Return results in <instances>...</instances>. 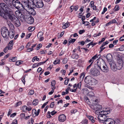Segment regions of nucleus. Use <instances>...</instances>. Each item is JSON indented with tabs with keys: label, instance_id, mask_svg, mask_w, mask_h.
<instances>
[{
	"label": "nucleus",
	"instance_id": "obj_15",
	"mask_svg": "<svg viewBox=\"0 0 124 124\" xmlns=\"http://www.w3.org/2000/svg\"><path fill=\"white\" fill-rule=\"evenodd\" d=\"M97 66L100 69H101V66L102 65V64H104L105 63L102 59H101V61L99 59H97Z\"/></svg>",
	"mask_w": 124,
	"mask_h": 124
},
{
	"label": "nucleus",
	"instance_id": "obj_52",
	"mask_svg": "<svg viewBox=\"0 0 124 124\" xmlns=\"http://www.w3.org/2000/svg\"><path fill=\"white\" fill-rule=\"evenodd\" d=\"M85 32V30L84 29H83L82 30H80L78 32L80 34H82L84 32Z\"/></svg>",
	"mask_w": 124,
	"mask_h": 124
},
{
	"label": "nucleus",
	"instance_id": "obj_26",
	"mask_svg": "<svg viewBox=\"0 0 124 124\" xmlns=\"http://www.w3.org/2000/svg\"><path fill=\"white\" fill-rule=\"evenodd\" d=\"M76 40V39H75L70 38L68 40V41L70 43H73Z\"/></svg>",
	"mask_w": 124,
	"mask_h": 124
},
{
	"label": "nucleus",
	"instance_id": "obj_49",
	"mask_svg": "<svg viewBox=\"0 0 124 124\" xmlns=\"http://www.w3.org/2000/svg\"><path fill=\"white\" fill-rule=\"evenodd\" d=\"M34 93V91L33 90H31L29 93V95H32Z\"/></svg>",
	"mask_w": 124,
	"mask_h": 124
},
{
	"label": "nucleus",
	"instance_id": "obj_33",
	"mask_svg": "<svg viewBox=\"0 0 124 124\" xmlns=\"http://www.w3.org/2000/svg\"><path fill=\"white\" fill-rule=\"evenodd\" d=\"M84 101L88 103V104H89V103H90L91 101H90L89 99L87 97L85 96L84 97Z\"/></svg>",
	"mask_w": 124,
	"mask_h": 124
},
{
	"label": "nucleus",
	"instance_id": "obj_12",
	"mask_svg": "<svg viewBox=\"0 0 124 124\" xmlns=\"http://www.w3.org/2000/svg\"><path fill=\"white\" fill-rule=\"evenodd\" d=\"M92 78V77L90 76H88L86 77L85 79V82L90 85L91 83Z\"/></svg>",
	"mask_w": 124,
	"mask_h": 124
},
{
	"label": "nucleus",
	"instance_id": "obj_23",
	"mask_svg": "<svg viewBox=\"0 0 124 124\" xmlns=\"http://www.w3.org/2000/svg\"><path fill=\"white\" fill-rule=\"evenodd\" d=\"M72 57L73 59H78L79 57V56L76 53H74L72 55Z\"/></svg>",
	"mask_w": 124,
	"mask_h": 124
},
{
	"label": "nucleus",
	"instance_id": "obj_10",
	"mask_svg": "<svg viewBox=\"0 0 124 124\" xmlns=\"http://www.w3.org/2000/svg\"><path fill=\"white\" fill-rule=\"evenodd\" d=\"M27 1L28 4H30V5L32 6L34 4H35L38 3L39 2H42V0H33V1L31 0H27Z\"/></svg>",
	"mask_w": 124,
	"mask_h": 124
},
{
	"label": "nucleus",
	"instance_id": "obj_4",
	"mask_svg": "<svg viewBox=\"0 0 124 124\" xmlns=\"http://www.w3.org/2000/svg\"><path fill=\"white\" fill-rule=\"evenodd\" d=\"M27 2V0L26 1H22V4L20 2L17 0H13L12 1V3L13 6L18 9H20L21 6L23 7L24 8V7L23 5L22 2Z\"/></svg>",
	"mask_w": 124,
	"mask_h": 124
},
{
	"label": "nucleus",
	"instance_id": "obj_44",
	"mask_svg": "<svg viewBox=\"0 0 124 124\" xmlns=\"http://www.w3.org/2000/svg\"><path fill=\"white\" fill-rule=\"evenodd\" d=\"M101 35V33L100 32L98 33H96L94 34L93 36L94 37H96L98 36H99Z\"/></svg>",
	"mask_w": 124,
	"mask_h": 124
},
{
	"label": "nucleus",
	"instance_id": "obj_47",
	"mask_svg": "<svg viewBox=\"0 0 124 124\" xmlns=\"http://www.w3.org/2000/svg\"><path fill=\"white\" fill-rule=\"evenodd\" d=\"M42 44H40L38 45L37 46V47L36 48V50H38L39 49L40 47H41L42 46Z\"/></svg>",
	"mask_w": 124,
	"mask_h": 124
},
{
	"label": "nucleus",
	"instance_id": "obj_8",
	"mask_svg": "<svg viewBox=\"0 0 124 124\" xmlns=\"http://www.w3.org/2000/svg\"><path fill=\"white\" fill-rule=\"evenodd\" d=\"M90 71L92 74L95 76H98L100 74V71L96 68H92Z\"/></svg>",
	"mask_w": 124,
	"mask_h": 124
},
{
	"label": "nucleus",
	"instance_id": "obj_28",
	"mask_svg": "<svg viewBox=\"0 0 124 124\" xmlns=\"http://www.w3.org/2000/svg\"><path fill=\"white\" fill-rule=\"evenodd\" d=\"M84 92V93H85L87 94H88L89 93L90 90H88L87 88H85L83 89Z\"/></svg>",
	"mask_w": 124,
	"mask_h": 124
},
{
	"label": "nucleus",
	"instance_id": "obj_57",
	"mask_svg": "<svg viewBox=\"0 0 124 124\" xmlns=\"http://www.w3.org/2000/svg\"><path fill=\"white\" fill-rule=\"evenodd\" d=\"M104 46H101L100 47V49H101L100 51V52H101L105 48V47H103Z\"/></svg>",
	"mask_w": 124,
	"mask_h": 124
},
{
	"label": "nucleus",
	"instance_id": "obj_42",
	"mask_svg": "<svg viewBox=\"0 0 124 124\" xmlns=\"http://www.w3.org/2000/svg\"><path fill=\"white\" fill-rule=\"evenodd\" d=\"M67 62V59L66 58H64L62 61V63L63 64L66 63Z\"/></svg>",
	"mask_w": 124,
	"mask_h": 124
},
{
	"label": "nucleus",
	"instance_id": "obj_32",
	"mask_svg": "<svg viewBox=\"0 0 124 124\" xmlns=\"http://www.w3.org/2000/svg\"><path fill=\"white\" fill-rule=\"evenodd\" d=\"M88 123V120L86 119L83 120L81 122V124H87Z\"/></svg>",
	"mask_w": 124,
	"mask_h": 124
},
{
	"label": "nucleus",
	"instance_id": "obj_20",
	"mask_svg": "<svg viewBox=\"0 0 124 124\" xmlns=\"http://www.w3.org/2000/svg\"><path fill=\"white\" fill-rule=\"evenodd\" d=\"M56 84V82L55 80L52 81L51 82V88L52 90H54L56 88L55 85Z\"/></svg>",
	"mask_w": 124,
	"mask_h": 124
},
{
	"label": "nucleus",
	"instance_id": "obj_5",
	"mask_svg": "<svg viewBox=\"0 0 124 124\" xmlns=\"http://www.w3.org/2000/svg\"><path fill=\"white\" fill-rule=\"evenodd\" d=\"M1 32V35L3 38H6L9 35L8 30L5 27L2 28Z\"/></svg>",
	"mask_w": 124,
	"mask_h": 124
},
{
	"label": "nucleus",
	"instance_id": "obj_35",
	"mask_svg": "<svg viewBox=\"0 0 124 124\" xmlns=\"http://www.w3.org/2000/svg\"><path fill=\"white\" fill-rule=\"evenodd\" d=\"M60 63V61L59 59H56L54 62L53 63L54 64H59Z\"/></svg>",
	"mask_w": 124,
	"mask_h": 124
},
{
	"label": "nucleus",
	"instance_id": "obj_56",
	"mask_svg": "<svg viewBox=\"0 0 124 124\" xmlns=\"http://www.w3.org/2000/svg\"><path fill=\"white\" fill-rule=\"evenodd\" d=\"M54 102H52L50 104V107L51 108H53L54 107Z\"/></svg>",
	"mask_w": 124,
	"mask_h": 124
},
{
	"label": "nucleus",
	"instance_id": "obj_11",
	"mask_svg": "<svg viewBox=\"0 0 124 124\" xmlns=\"http://www.w3.org/2000/svg\"><path fill=\"white\" fill-rule=\"evenodd\" d=\"M40 111V109H38L37 112L36 110L35 109H33L32 111V116L34 117L35 116H38L39 115Z\"/></svg>",
	"mask_w": 124,
	"mask_h": 124
},
{
	"label": "nucleus",
	"instance_id": "obj_51",
	"mask_svg": "<svg viewBox=\"0 0 124 124\" xmlns=\"http://www.w3.org/2000/svg\"><path fill=\"white\" fill-rule=\"evenodd\" d=\"M22 104V102L21 101H19V102H17L16 105V106L17 107L19 106V105H21Z\"/></svg>",
	"mask_w": 124,
	"mask_h": 124
},
{
	"label": "nucleus",
	"instance_id": "obj_22",
	"mask_svg": "<svg viewBox=\"0 0 124 124\" xmlns=\"http://www.w3.org/2000/svg\"><path fill=\"white\" fill-rule=\"evenodd\" d=\"M97 83V81L95 79L92 78L91 80V83L90 85H95Z\"/></svg>",
	"mask_w": 124,
	"mask_h": 124
},
{
	"label": "nucleus",
	"instance_id": "obj_29",
	"mask_svg": "<svg viewBox=\"0 0 124 124\" xmlns=\"http://www.w3.org/2000/svg\"><path fill=\"white\" fill-rule=\"evenodd\" d=\"M93 109L94 110L96 111H95V113L98 115H100V112H101L100 111V110H98V109L96 108H93Z\"/></svg>",
	"mask_w": 124,
	"mask_h": 124
},
{
	"label": "nucleus",
	"instance_id": "obj_54",
	"mask_svg": "<svg viewBox=\"0 0 124 124\" xmlns=\"http://www.w3.org/2000/svg\"><path fill=\"white\" fill-rule=\"evenodd\" d=\"M32 109V108L30 107H28L27 106V108L26 109V111H30Z\"/></svg>",
	"mask_w": 124,
	"mask_h": 124
},
{
	"label": "nucleus",
	"instance_id": "obj_40",
	"mask_svg": "<svg viewBox=\"0 0 124 124\" xmlns=\"http://www.w3.org/2000/svg\"><path fill=\"white\" fill-rule=\"evenodd\" d=\"M115 11H117L119 9V7L118 5H116L114 9Z\"/></svg>",
	"mask_w": 124,
	"mask_h": 124
},
{
	"label": "nucleus",
	"instance_id": "obj_7",
	"mask_svg": "<svg viewBox=\"0 0 124 124\" xmlns=\"http://www.w3.org/2000/svg\"><path fill=\"white\" fill-rule=\"evenodd\" d=\"M13 45V41L11 40L10 41L8 45L4 49L3 51L6 53L8 50H11L12 48Z\"/></svg>",
	"mask_w": 124,
	"mask_h": 124
},
{
	"label": "nucleus",
	"instance_id": "obj_64",
	"mask_svg": "<svg viewBox=\"0 0 124 124\" xmlns=\"http://www.w3.org/2000/svg\"><path fill=\"white\" fill-rule=\"evenodd\" d=\"M118 40L116 39L113 42V44L114 45H116L118 41Z\"/></svg>",
	"mask_w": 124,
	"mask_h": 124
},
{
	"label": "nucleus",
	"instance_id": "obj_39",
	"mask_svg": "<svg viewBox=\"0 0 124 124\" xmlns=\"http://www.w3.org/2000/svg\"><path fill=\"white\" fill-rule=\"evenodd\" d=\"M28 29L30 31H32L34 30V27H30L28 28Z\"/></svg>",
	"mask_w": 124,
	"mask_h": 124
},
{
	"label": "nucleus",
	"instance_id": "obj_60",
	"mask_svg": "<svg viewBox=\"0 0 124 124\" xmlns=\"http://www.w3.org/2000/svg\"><path fill=\"white\" fill-rule=\"evenodd\" d=\"M7 24L8 25L10 26L11 27H12V26L14 27V26L13 24H12V23H11L10 22H9L7 23Z\"/></svg>",
	"mask_w": 124,
	"mask_h": 124
},
{
	"label": "nucleus",
	"instance_id": "obj_18",
	"mask_svg": "<svg viewBox=\"0 0 124 124\" xmlns=\"http://www.w3.org/2000/svg\"><path fill=\"white\" fill-rule=\"evenodd\" d=\"M43 35V33L42 32H40L38 33L37 36L39 41H41L43 40L44 38L42 37Z\"/></svg>",
	"mask_w": 124,
	"mask_h": 124
},
{
	"label": "nucleus",
	"instance_id": "obj_2",
	"mask_svg": "<svg viewBox=\"0 0 124 124\" xmlns=\"http://www.w3.org/2000/svg\"><path fill=\"white\" fill-rule=\"evenodd\" d=\"M27 2L24 1L22 2L23 5L24 6V8L30 13L29 14H31L33 15H35L36 12L33 8L35 7L32 5H30V4H28V2Z\"/></svg>",
	"mask_w": 124,
	"mask_h": 124
},
{
	"label": "nucleus",
	"instance_id": "obj_16",
	"mask_svg": "<svg viewBox=\"0 0 124 124\" xmlns=\"http://www.w3.org/2000/svg\"><path fill=\"white\" fill-rule=\"evenodd\" d=\"M44 5V4L43 2L42 1V2H39L38 3H36L34 5H33L32 6H34V7H36L37 8H40L42 7Z\"/></svg>",
	"mask_w": 124,
	"mask_h": 124
},
{
	"label": "nucleus",
	"instance_id": "obj_59",
	"mask_svg": "<svg viewBox=\"0 0 124 124\" xmlns=\"http://www.w3.org/2000/svg\"><path fill=\"white\" fill-rule=\"evenodd\" d=\"M119 40L120 41H123L124 40V36H122L120 38H119Z\"/></svg>",
	"mask_w": 124,
	"mask_h": 124
},
{
	"label": "nucleus",
	"instance_id": "obj_53",
	"mask_svg": "<svg viewBox=\"0 0 124 124\" xmlns=\"http://www.w3.org/2000/svg\"><path fill=\"white\" fill-rule=\"evenodd\" d=\"M85 73H82L81 74V76L80 77V78H82V79H83L85 77Z\"/></svg>",
	"mask_w": 124,
	"mask_h": 124
},
{
	"label": "nucleus",
	"instance_id": "obj_41",
	"mask_svg": "<svg viewBox=\"0 0 124 124\" xmlns=\"http://www.w3.org/2000/svg\"><path fill=\"white\" fill-rule=\"evenodd\" d=\"M77 110L75 109H73L71 110L70 112L71 114H75V113L77 112Z\"/></svg>",
	"mask_w": 124,
	"mask_h": 124
},
{
	"label": "nucleus",
	"instance_id": "obj_3",
	"mask_svg": "<svg viewBox=\"0 0 124 124\" xmlns=\"http://www.w3.org/2000/svg\"><path fill=\"white\" fill-rule=\"evenodd\" d=\"M110 112L107 111L102 110L100 112V115L98 116V118L100 121H102L104 119L107 118L106 115H107L110 113Z\"/></svg>",
	"mask_w": 124,
	"mask_h": 124
},
{
	"label": "nucleus",
	"instance_id": "obj_27",
	"mask_svg": "<svg viewBox=\"0 0 124 124\" xmlns=\"http://www.w3.org/2000/svg\"><path fill=\"white\" fill-rule=\"evenodd\" d=\"M91 121L92 123H93L94 122V120L93 119V117L91 116H86Z\"/></svg>",
	"mask_w": 124,
	"mask_h": 124
},
{
	"label": "nucleus",
	"instance_id": "obj_38",
	"mask_svg": "<svg viewBox=\"0 0 124 124\" xmlns=\"http://www.w3.org/2000/svg\"><path fill=\"white\" fill-rule=\"evenodd\" d=\"M15 33L13 31L11 32H10V35L9 36L12 39L14 38V36Z\"/></svg>",
	"mask_w": 124,
	"mask_h": 124
},
{
	"label": "nucleus",
	"instance_id": "obj_46",
	"mask_svg": "<svg viewBox=\"0 0 124 124\" xmlns=\"http://www.w3.org/2000/svg\"><path fill=\"white\" fill-rule=\"evenodd\" d=\"M92 7L93 8V10H95L97 12H98L99 11V9L96 8V7L95 6H93Z\"/></svg>",
	"mask_w": 124,
	"mask_h": 124
},
{
	"label": "nucleus",
	"instance_id": "obj_14",
	"mask_svg": "<svg viewBox=\"0 0 124 124\" xmlns=\"http://www.w3.org/2000/svg\"><path fill=\"white\" fill-rule=\"evenodd\" d=\"M103 72H107L108 71V68L106 64L105 63L104 64L103 66L100 69Z\"/></svg>",
	"mask_w": 124,
	"mask_h": 124
},
{
	"label": "nucleus",
	"instance_id": "obj_25",
	"mask_svg": "<svg viewBox=\"0 0 124 124\" xmlns=\"http://www.w3.org/2000/svg\"><path fill=\"white\" fill-rule=\"evenodd\" d=\"M27 108V106L25 105L22 107L21 108V109L23 112H26V109Z\"/></svg>",
	"mask_w": 124,
	"mask_h": 124
},
{
	"label": "nucleus",
	"instance_id": "obj_13",
	"mask_svg": "<svg viewBox=\"0 0 124 124\" xmlns=\"http://www.w3.org/2000/svg\"><path fill=\"white\" fill-rule=\"evenodd\" d=\"M66 119V116L64 114H61L58 117L59 120L61 122H63Z\"/></svg>",
	"mask_w": 124,
	"mask_h": 124
},
{
	"label": "nucleus",
	"instance_id": "obj_9",
	"mask_svg": "<svg viewBox=\"0 0 124 124\" xmlns=\"http://www.w3.org/2000/svg\"><path fill=\"white\" fill-rule=\"evenodd\" d=\"M104 124H114L115 123V121L113 119L110 118H107L106 119H104L103 121Z\"/></svg>",
	"mask_w": 124,
	"mask_h": 124
},
{
	"label": "nucleus",
	"instance_id": "obj_43",
	"mask_svg": "<svg viewBox=\"0 0 124 124\" xmlns=\"http://www.w3.org/2000/svg\"><path fill=\"white\" fill-rule=\"evenodd\" d=\"M94 2L93 1H91L90 4V7L91 8H92V7L94 5Z\"/></svg>",
	"mask_w": 124,
	"mask_h": 124
},
{
	"label": "nucleus",
	"instance_id": "obj_50",
	"mask_svg": "<svg viewBox=\"0 0 124 124\" xmlns=\"http://www.w3.org/2000/svg\"><path fill=\"white\" fill-rule=\"evenodd\" d=\"M107 8H105V7H104V9H103V11L101 13V14H104L105 13L106 11H107Z\"/></svg>",
	"mask_w": 124,
	"mask_h": 124
},
{
	"label": "nucleus",
	"instance_id": "obj_30",
	"mask_svg": "<svg viewBox=\"0 0 124 124\" xmlns=\"http://www.w3.org/2000/svg\"><path fill=\"white\" fill-rule=\"evenodd\" d=\"M91 102H92V103H93V104L95 105H96L95 104H96V103L99 102V101L97 99H96L95 100H93V101L91 100Z\"/></svg>",
	"mask_w": 124,
	"mask_h": 124
},
{
	"label": "nucleus",
	"instance_id": "obj_31",
	"mask_svg": "<svg viewBox=\"0 0 124 124\" xmlns=\"http://www.w3.org/2000/svg\"><path fill=\"white\" fill-rule=\"evenodd\" d=\"M17 59V58L16 57H13L11 58H10L9 60V61L10 62H15Z\"/></svg>",
	"mask_w": 124,
	"mask_h": 124
},
{
	"label": "nucleus",
	"instance_id": "obj_1",
	"mask_svg": "<svg viewBox=\"0 0 124 124\" xmlns=\"http://www.w3.org/2000/svg\"><path fill=\"white\" fill-rule=\"evenodd\" d=\"M0 16L5 19H8L12 22L15 25L18 27L20 25V23L17 17L14 15L10 13L11 11L9 7L4 3L0 4Z\"/></svg>",
	"mask_w": 124,
	"mask_h": 124
},
{
	"label": "nucleus",
	"instance_id": "obj_21",
	"mask_svg": "<svg viewBox=\"0 0 124 124\" xmlns=\"http://www.w3.org/2000/svg\"><path fill=\"white\" fill-rule=\"evenodd\" d=\"M45 62H41L39 63H35L33 64L32 67L33 68H34L36 67H38L39 66L44 63Z\"/></svg>",
	"mask_w": 124,
	"mask_h": 124
},
{
	"label": "nucleus",
	"instance_id": "obj_37",
	"mask_svg": "<svg viewBox=\"0 0 124 124\" xmlns=\"http://www.w3.org/2000/svg\"><path fill=\"white\" fill-rule=\"evenodd\" d=\"M81 82H79V83H78L76 85V88L77 89L78 88L80 89L81 87Z\"/></svg>",
	"mask_w": 124,
	"mask_h": 124
},
{
	"label": "nucleus",
	"instance_id": "obj_6",
	"mask_svg": "<svg viewBox=\"0 0 124 124\" xmlns=\"http://www.w3.org/2000/svg\"><path fill=\"white\" fill-rule=\"evenodd\" d=\"M24 18L25 20L28 24H31L34 22V19L30 14L25 16Z\"/></svg>",
	"mask_w": 124,
	"mask_h": 124
},
{
	"label": "nucleus",
	"instance_id": "obj_24",
	"mask_svg": "<svg viewBox=\"0 0 124 124\" xmlns=\"http://www.w3.org/2000/svg\"><path fill=\"white\" fill-rule=\"evenodd\" d=\"M39 101L37 99H35L32 102V104L33 105L36 106L38 104Z\"/></svg>",
	"mask_w": 124,
	"mask_h": 124
},
{
	"label": "nucleus",
	"instance_id": "obj_17",
	"mask_svg": "<svg viewBox=\"0 0 124 124\" xmlns=\"http://www.w3.org/2000/svg\"><path fill=\"white\" fill-rule=\"evenodd\" d=\"M87 87L90 90L89 93L88 94V95L93 97L94 96V94L92 91L93 90V88L90 86H88Z\"/></svg>",
	"mask_w": 124,
	"mask_h": 124
},
{
	"label": "nucleus",
	"instance_id": "obj_34",
	"mask_svg": "<svg viewBox=\"0 0 124 124\" xmlns=\"http://www.w3.org/2000/svg\"><path fill=\"white\" fill-rule=\"evenodd\" d=\"M69 25V24L68 23H66L64 25L62 26V28L64 29H65L68 27Z\"/></svg>",
	"mask_w": 124,
	"mask_h": 124
},
{
	"label": "nucleus",
	"instance_id": "obj_58",
	"mask_svg": "<svg viewBox=\"0 0 124 124\" xmlns=\"http://www.w3.org/2000/svg\"><path fill=\"white\" fill-rule=\"evenodd\" d=\"M91 65H92V64H90L87 67V68H86V70L87 71H88L89 70L90 68V67H91Z\"/></svg>",
	"mask_w": 124,
	"mask_h": 124
},
{
	"label": "nucleus",
	"instance_id": "obj_36",
	"mask_svg": "<svg viewBox=\"0 0 124 124\" xmlns=\"http://www.w3.org/2000/svg\"><path fill=\"white\" fill-rule=\"evenodd\" d=\"M23 63V61H16V65L18 66L21 64Z\"/></svg>",
	"mask_w": 124,
	"mask_h": 124
},
{
	"label": "nucleus",
	"instance_id": "obj_63",
	"mask_svg": "<svg viewBox=\"0 0 124 124\" xmlns=\"http://www.w3.org/2000/svg\"><path fill=\"white\" fill-rule=\"evenodd\" d=\"M16 114V113H14L10 115V117H13L15 116Z\"/></svg>",
	"mask_w": 124,
	"mask_h": 124
},
{
	"label": "nucleus",
	"instance_id": "obj_19",
	"mask_svg": "<svg viewBox=\"0 0 124 124\" xmlns=\"http://www.w3.org/2000/svg\"><path fill=\"white\" fill-rule=\"evenodd\" d=\"M92 108H96L98 109V110H100L102 109V106L100 104H97L94 105L93 106H92Z\"/></svg>",
	"mask_w": 124,
	"mask_h": 124
},
{
	"label": "nucleus",
	"instance_id": "obj_55",
	"mask_svg": "<svg viewBox=\"0 0 124 124\" xmlns=\"http://www.w3.org/2000/svg\"><path fill=\"white\" fill-rule=\"evenodd\" d=\"M108 41H106V42H104L103 43L101 46H104L108 44Z\"/></svg>",
	"mask_w": 124,
	"mask_h": 124
},
{
	"label": "nucleus",
	"instance_id": "obj_61",
	"mask_svg": "<svg viewBox=\"0 0 124 124\" xmlns=\"http://www.w3.org/2000/svg\"><path fill=\"white\" fill-rule=\"evenodd\" d=\"M69 80V79H68L66 80H65L64 82L65 84V85H67L68 84V83Z\"/></svg>",
	"mask_w": 124,
	"mask_h": 124
},
{
	"label": "nucleus",
	"instance_id": "obj_45",
	"mask_svg": "<svg viewBox=\"0 0 124 124\" xmlns=\"http://www.w3.org/2000/svg\"><path fill=\"white\" fill-rule=\"evenodd\" d=\"M64 34L63 31L60 34H58V38H60Z\"/></svg>",
	"mask_w": 124,
	"mask_h": 124
},
{
	"label": "nucleus",
	"instance_id": "obj_48",
	"mask_svg": "<svg viewBox=\"0 0 124 124\" xmlns=\"http://www.w3.org/2000/svg\"><path fill=\"white\" fill-rule=\"evenodd\" d=\"M98 58V56H97V55H95L93 56L92 58V59L94 61L96 58Z\"/></svg>",
	"mask_w": 124,
	"mask_h": 124
},
{
	"label": "nucleus",
	"instance_id": "obj_62",
	"mask_svg": "<svg viewBox=\"0 0 124 124\" xmlns=\"http://www.w3.org/2000/svg\"><path fill=\"white\" fill-rule=\"evenodd\" d=\"M33 50H34V49L33 48H28V49H27V50L28 51V52H30V51H33Z\"/></svg>",
	"mask_w": 124,
	"mask_h": 124
}]
</instances>
